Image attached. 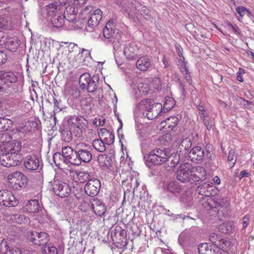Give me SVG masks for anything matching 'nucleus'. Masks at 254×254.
<instances>
[{"label": "nucleus", "mask_w": 254, "mask_h": 254, "mask_svg": "<svg viewBox=\"0 0 254 254\" xmlns=\"http://www.w3.org/2000/svg\"><path fill=\"white\" fill-rule=\"evenodd\" d=\"M2 137L5 138V140L7 141L4 142L2 141V144L0 145V149L3 153L0 155V164L3 166L9 167L10 164L9 163L8 152L9 151H20L21 148V142L19 141L9 140L12 138L8 132H4L2 133Z\"/></svg>", "instance_id": "nucleus-1"}, {"label": "nucleus", "mask_w": 254, "mask_h": 254, "mask_svg": "<svg viewBox=\"0 0 254 254\" xmlns=\"http://www.w3.org/2000/svg\"><path fill=\"white\" fill-rule=\"evenodd\" d=\"M172 158V154L169 155L165 150L155 148L145 157V159L146 165L149 167L151 165H160L167 162V167L173 168L175 167V162Z\"/></svg>", "instance_id": "nucleus-2"}, {"label": "nucleus", "mask_w": 254, "mask_h": 254, "mask_svg": "<svg viewBox=\"0 0 254 254\" xmlns=\"http://www.w3.org/2000/svg\"><path fill=\"white\" fill-rule=\"evenodd\" d=\"M137 107L143 111V116L149 120H153L158 115H162V105L160 103H154L150 98L141 101Z\"/></svg>", "instance_id": "nucleus-3"}, {"label": "nucleus", "mask_w": 254, "mask_h": 254, "mask_svg": "<svg viewBox=\"0 0 254 254\" xmlns=\"http://www.w3.org/2000/svg\"><path fill=\"white\" fill-rule=\"evenodd\" d=\"M228 204V201L224 198H216L210 197L203 204V206L207 210H214L217 212V216L219 219L225 217V213L223 212Z\"/></svg>", "instance_id": "nucleus-4"}, {"label": "nucleus", "mask_w": 254, "mask_h": 254, "mask_svg": "<svg viewBox=\"0 0 254 254\" xmlns=\"http://www.w3.org/2000/svg\"><path fill=\"white\" fill-rule=\"evenodd\" d=\"M99 80V74H94L91 77L89 73L85 72L80 75L79 84L82 90L86 89L88 92L92 93L98 88Z\"/></svg>", "instance_id": "nucleus-5"}, {"label": "nucleus", "mask_w": 254, "mask_h": 254, "mask_svg": "<svg viewBox=\"0 0 254 254\" xmlns=\"http://www.w3.org/2000/svg\"><path fill=\"white\" fill-rule=\"evenodd\" d=\"M10 186L15 190H21L25 188L28 183V178L20 172L9 174L7 176Z\"/></svg>", "instance_id": "nucleus-6"}, {"label": "nucleus", "mask_w": 254, "mask_h": 254, "mask_svg": "<svg viewBox=\"0 0 254 254\" xmlns=\"http://www.w3.org/2000/svg\"><path fill=\"white\" fill-rule=\"evenodd\" d=\"M103 33L104 38L112 43L119 42L122 35V32L115 27L113 20H110L106 23Z\"/></svg>", "instance_id": "nucleus-7"}, {"label": "nucleus", "mask_w": 254, "mask_h": 254, "mask_svg": "<svg viewBox=\"0 0 254 254\" xmlns=\"http://www.w3.org/2000/svg\"><path fill=\"white\" fill-rule=\"evenodd\" d=\"M75 149L77 150L79 165L82 162L89 163L92 160V149L90 145L84 143H77L75 146Z\"/></svg>", "instance_id": "nucleus-8"}, {"label": "nucleus", "mask_w": 254, "mask_h": 254, "mask_svg": "<svg viewBox=\"0 0 254 254\" xmlns=\"http://www.w3.org/2000/svg\"><path fill=\"white\" fill-rule=\"evenodd\" d=\"M176 165H180L179 169L176 172L177 179L181 182H187L189 180L190 174L192 173L191 165L188 162H185V160H182L179 164H177V162Z\"/></svg>", "instance_id": "nucleus-9"}, {"label": "nucleus", "mask_w": 254, "mask_h": 254, "mask_svg": "<svg viewBox=\"0 0 254 254\" xmlns=\"http://www.w3.org/2000/svg\"><path fill=\"white\" fill-rule=\"evenodd\" d=\"M52 189L54 193L60 197H67L71 192L69 185L59 180H54L53 182Z\"/></svg>", "instance_id": "nucleus-10"}, {"label": "nucleus", "mask_w": 254, "mask_h": 254, "mask_svg": "<svg viewBox=\"0 0 254 254\" xmlns=\"http://www.w3.org/2000/svg\"><path fill=\"white\" fill-rule=\"evenodd\" d=\"M62 152L64 163L66 164L70 163L74 165L79 166L77 150H73L69 146H66L63 147Z\"/></svg>", "instance_id": "nucleus-11"}, {"label": "nucleus", "mask_w": 254, "mask_h": 254, "mask_svg": "<svg viewBox=\"0 0 254 254\" xmlns=\"http://www.w3.org/2000/svg\"><path fill=\"white\" fill-rule=\"evenodd\" d=\"M18 203L12 192L7 190H0V204L6 207L15 206Z\"/></svg>", "instance_id": "nucleus-12"}, {"label": "nucleus", "mask_w": 254, "mask_h": 254, "mask_svg": "<svg viewBox=\"0 0 254 254\" xmlns=\"http://www.w3.org/2000/svg\"><path fill=\"white\" fill-rule=\"evenodd\" d=\"M195 191L199 194L207 197L215 196L219 192L218 189L213 186L211 182H206L199 185Z\"/></svg>", "instance_id": "nucleus-13"}, {"label": "nucleus", "mask_w": 254, "mask_h": 254, "mask_svg": "<svg viewBox=\"0 0 254 254\" xmlns=\"http://www.w3.org/2000/svg\"><path fill=\"white\" fill-rule=\"evenodd\" d=\"M100 188L101 183L100 180L94 178L88 181L84 187V190L88 195L94 197L98 194Z\"/></svg>", "instance_id": "nucleus-14"}, {"label": "nucleus", "mask_w": 254, "mask_h": 254, "mask_svg": "<svg viewBox=\"0 0 254 254\" xmlns=\"http://www.w3.org/2000/svg\"><path fill=\"white\" fill-rule=\"evenodd\" d=\"M102 11L100 9H97L94 11L88 19L87 26L86 27L87 31L89 32L93 31L102 19Z\"/></svg>", "instance_id": "nucleus-15"}, {"label": "nucleus", "mask_w": 254, "mask_h": 254, "mask_svg": "<svg viewBox=\"0 0 254 254\" xmlns=\"http://www.w3.org/2000/svg\"><path fill=\"white\" fill-rule=\"evenodd\" d=\"M176 50L180 57V61L178 65L179 66L181 71L182 73L185 74V78L188 82L190 79V76L189 74V71L186 67L187 63L185 62V58L183 55V48L179 45L176 47Z\"/></svg>", "instance_id": "nucleus-16"}, {"label": "nucleus", "mask_w": 254, "mask_h": 254, "mask_svg": "<svg viewBox=\"0 0 254 254\" xmlns=\"http://www.w3.org/2000/svg\"><path fill=\"white\" fill-rule=\"evenodd\" d=\"M90 202L91 208L96 215L101 217L105 214L107 210L106 206L102 200L97 198H93Z\"/></svg>", "instance_id": "nucleus-17"}, {"label": "nucleus", "mask_w": 254, "mask_h": 254, "mask_svg": "<svg viewBox=\"0 0 254 254\" xmlns=\"http://www.w3.org/2000/svg\"><path fill=\"white\" fill-rule=\"evenodd\" d=\"M138 53L139 48L134 43L126 45L124 48V54L128 60L136 59Z\"/></svg>", "instance_id": "nucleus-18"}, {"label": "nucleus", "mask_w": 254, "mask_h": 254, "mask_svg": "<svg viewBox=\"0 0 254 254\" xmlns=\"http://www.w3.org/2000/svg\"><path fill=\"white\" fill-rule=\"evenodd\" d=\"M190 141L187 139H183L177 149V153L178 154L179 160L177 164H179L182 160L185 159L187 153V150L190 146Z\"/></svg>", "instance_id": "nucleus-19"}, {"label": "nucleus", "mask_w": 254, "mask_h": 254, "mask_svg": "<svg viewBox=\"0 0 254 254\" xmlns=\"http://www.w3.org/2000/svg\"><path fill=\"white\" fill-rule=\"evenodd\" d=\"M210 241L216 247L220 250H223L229 244V242L223 239L222 236L217 234L213 233L209 236Z\"/></svg>", "instance_id": "nucleus-20"}, {"label": "nucleus", "mask_w": 254, "mask_h": 254, "mask_svg": "<svg viewBox=\"0 0 254 254\" xmlns=\"http://www.w3.org/2000/svg\"><path fill=\"white\" fill-rule=\"evenodd\" d=\"M129 6L132 8L138 11L146 19L150 18L149 14V9L144 5H142L139 2L135 0H130L129 3Z\"/></svg>", "instance_id": "nucleus-21"}, {"label": "nucleus", "mask_w": 254, "mask_h": 254, "mask_svg": "<svg viewBox=\"0 0 254 254\" xmlns=\"http://www.w3.org/2000/svg\"><path fill=\"white\" fill-rule=\"evenodd\" d=\"M24 164L27 169L36 170L39 167V158L35 155H28L24 159Z\"/></svg>", "instance_id": "nucleus-22"}, {"label": "nucleus", "mask_w": 254, "mask_h": 254, "mask_svg": "<svg viewBox=\"0 0 254 254\" xmlns=\"http://www.w3.org/2000/svg\"><path fill=\"white\" fill-rule=\"evenodd\" d=\"M204 152L200 146H195L192 148L189 153V156L192 162H195L203 160Z\"/></svg>", "instance_id": "nucleus-23"}, {"label": "nucleus", "mask_w": 254, "mask_h": 254, "mask_svg": "<svg viewBox=\"0 0 254 254\" xmlns=\"http://www.w3.org/2000/svg\"><path fill=\"white\" fill-rule=\"evenodd\" d=\"M76 14L77 11H75V6L73 4H68L65 7L63 15L67 22L74 23Z\"/></svg>", "instance_id": "nucleus-24"}, {"label": "nucleus", "mask_w": 254, "mask_h": 254, "mask_svg": "<svg viewBox=\"0 0 254 254\" xmlns=\"http://www.w3.org/2000/svg\"><path fill=\"white\" fill-rule=\"evenodd\" d=\"M98 135L107 145H111L114 142L115 136L110 131L105 128H100L98 131Z\"/></svg>", "instance_id": "nucleus-25"}, {"label": "nucleus", "mask_w": 254, "mask_h": 254, "mask_svg": "<svg viewBox=\"0 0 254 254\" xmlns=\"http://www.w3.org/2000/svg\"><path fill=\"white\" fill-rule=\"evenodd\" d=\"M4 44L5 48L10 51L15 52L19 47L18 41L16 37H6L3 35Z\"/></svg>", "instance_id": "nucleus-26"}, {"label": "nucleus", "mask_w": 254, "mask_h": 254, "mask_svg": "<svg viewBox=\"0 0 254 254\" xmlns=\"http://www.w3.org/2000/svg\"><path fill=\"white\" fill-rule=\"evenodd\" d=\"M111 236L114 242L119 243L118 241L123 242L122 239L125 238L126 232L120 226H116L111 232Z\"/></svg>", "instance_id": "nucleus-27"}, {"label": "nucleus", "mask_w": 254, "mask_h": 254, "mask_svg": "<svg viewBox=\"0 0 254 254\" xmlns=\"http://www.w3.org/2000/svg\"><path fill=\"white\" fill-rule=\"evenodd\" d=\"M20 151H9L8 152L9 161L10 166L20 165L22 160V156L19 153Z\"/></svg>", "instance_id": "nucleus-28"}, {"label": "nucleus", "mask_w": 254, "mask_h": 254, "mask_svg": "<svg viewBox=\"0 0 254 254\" xmlns=\"http://www.w3.org/2000/svg\"><path fill=\"white\" fill-rule=\"evenodd\" d=\"M150 64L149 59L145 56L140 57L136 62V67L141 71H146Z\"/></svg>", "instance_id": "nucleus-29"}, {"label": "nucleus", "mask_w": 254, "mask_h": 254, "mask_svg": "<svg viewBox=\"0 0 254 254\" xmlns=\"http://www.w3.org/2000/svg\"><path fill=\"white\" fill-rule=\"evenodd\" d=\"M97 159L99 165L103 169H109L112 166V159L109 156L106 154L99 155Z\"/></svg>", "instance_id": "nucleus-30"}, {"label": "nucleus", "mask_w": 254, "mask_h": 254, "mask_svg": "<svg viewBox=\"0 0 254 254\" xmlns=\"http://www.w3.org/2000/svg\"><path fill=\"white\" fill-rule=\"evenodd\" d=\"M25 209L30 213H35L40 211L41 209L39 203L36 199L28 201L25 206Z\"/></svg>", "instance_id": "nucleus-31"}, {"label": "nucleus", "mask_w": 254, "mask_h": 254, "mask_svg": "<svg viewBox=\"0 0 254 254\" xmlns=\"http://www.w3.org/2000/svg\"><path fill=\"white\" fill-rule=\"evenodd\" d=\"M234 225L233 222L231 221H227L221 224L218 229L219 231L224 234H231L234 230Z\"/></svg>", "instance_id": "nucleus-32"}, {"label": "nucleus", "mask_w": 254, "mask_h": 254, "mask_svg": "<svg viewBox=\"0 0 254 254\" xmlns=\"http://www.w3.org/2000/svg\"><path fill=\"white\" fill-rule=\"evenodd\" d=\"M65 18L62 13L54 14L51 18V22L53 26L57 28L62 27L65 22Z\"/></svg>", "instance_id": "nucleus-33"}, {"label": "nucleus", "mask_w": 254, "mask_h": 254, "mask_svg": "<svg viewBox=\"0 0 254 254\" xmlns=\"http://www.w3.org/2000/svg\"><path fill=\"white\" fill-rule=\"evenodd\" d=\"M0 78L11 83H15L17 80L16 76L12 71H0Z\"/></svg>", "instance_id": "nucleus-34"}, {"label": "nucleus", "mask_w": 254, "mask_h": 254, "mask_svg": "<svg viewBox=\"0 0 254 254\" xmlns=\"http://www.w3.org/2000/svg\"><path fill=\"white\" fill-rule=\"evenodd\" d=\"M196 170L197 171H199L200 172H203L204 174L202 176H199L197 175L196 174H192V173H191L190 174V177L189 178V180L188 181V182H190L191 184L196 182H198L199 181H202L205 179L206 172L204 168L198 167L196 168Z\"/></svg>", "instance_id": "nucleus-35"}, {"label": "nucleus", "mask_w": 254, "mask_h": 254, "mask_svg": "<svg viewBox=\"0 0 254 254\" xmlns=\"http://www.w3.org/2000/svg\"><path fill=\"white\" fill-rule=\"evenodd\" d=\"M198 251L199 254H216L215 250H212V246L208 243H202L198 245Z\"/></svg>", "instance_id": "nucleus-36"}, {"label": "nucleus", "mask_w": 254, "mask_h": 254, "mask_svg": "<svg viewBox=\"0 0 254 254\" xmlns=\"http://www.w3.org/2000/svg\"><path fill=\"white\" fill-rule=\"evenodd\" d=\"M48 241V234L47 233L43 232L38 233L36 240H35V245L43 246L47 244Z\"/></svg>", "instance_id": "nucleus-37"}, {"label": "nucleus", "mask_w": 254, "mask_h": 254, "mask_svg": "<svg viewBox=\"0 0 254 254\" xmlns=\"http://www.w3.org/2000/svg\"><path fill=\"white\" fill-rule=\"evenodd\" d=\"M137 91L139 94L146 95L151 91V87L146 81L140 82L137 85Z\"/></svg>", "instance_id": "nucleus-38"}, {"label": "nucleus", "mask_w": 254, "mask_h": 254, "mask_svg": "<svg viewBox=\"0 0 254 254\" xmlns=\"http://www.w3.org/2000/svg\"><path fill=\"white\" fill-rule=\"evenodd\" d=\"M13 126V122L10 119L0 118V131H5L11 128Z\"/></svg>", "instance_id": "nucleus-39"}, {"label": "nucleus", "mask_w": 254, "mask_h": 254, "mask_svg": "<svg viewBox=\"0 0 254 254\" xmlns=\"http://www.w3.org/2000/svg\"><path fill=\"white\" fill-rule=\"evenodd\" d=\"M12 247L9 246L8 240L3 239L0 243V254H10Z\"/></svg>", "instance_id": "nucleus-40"}, {"label": "nucleus", "mask_w": 254, "mask_h": 254, "mask_svg": "<svg viewBox=\"0 0 254 254\" xmlns=\"http://www.w3.org/2000/svg\"><path fill=\"white\" fill-rule=\"evenodd\" d=\"M105 144L106 142L101 138L94 139L92 142V146L94 148L101 152H103L106 150Z\"/></svg>", "instance_id": "nucleus-41"}, {"label": "nucleus", "mask_w": 254, "mask_h": 254, "mask_svg": "<svg viewBox=\"0 0 254 254\" xmlns=\"http://www.w3.org/2000/svg\"><path fill=\"white\" fill-rule=\"evenodd\" d=\"M17 88V86L14 84H10V85L3 84L0 85V92L2 93L11 94L13 91L16 92Z\"/></svg>", "instance_id": "nucleus-42"}, {"label": "nucleus", "mask_w": 254, "mask_h": 254, "mask_svg": "<svg viewBox=\"0 0 254 254\" xmlns=\"http://www.w3.org/2000/svg\"><path fill=\"white\" fill-rule=\"evenodd\" d=\"M61 138L66 142H69L72 139V134L71 131L66 127L61 131Z\"/></svg>", "instance_id": "nucleus-43"}, {"label": "nucleus", "mask_w": 254, "mask_h": 254, "mask_svg": "<svg viewBox=\"0 0 254 254\" xmlns=\"http://www.w3.org/2000/svg\"><path fill=\"white\" fill-rule=\"evenodd\" d=\"M236 162V152L235 149H231L229 150L228 156V163L231 167H232Z\"/></svg>", "instance_id": "nucleus-44"}, {"label": "nucleus", "mask_w": 254, "mask_h": 254, "mask_svg": "<svg viewBox=\"0 0 254 254\" xmlns=\"http://www.w3.org/2000/svg\"><path fill=\"white\" fill-rule=\"evenodd\" d=\"M77 177L79 183H83L90 180L89 173L87 172L80 171L77 174Z\"/></svg>", "instance_id": "nucleus-45"}, {"label": "nucleus", "mask_w": 254, "mask_h": 254, "mask_svg": "<svg viewBox=\"0 0 254 254\" xmlns=\"http://www.w3.org/2000/svg\"><path fill=\"white\" fill-rule=\"evenodd\" d=\"M174 105L175 103H173L171 98L166 99L164 104L163 107H162L163 113L170 110Z\"/></svg>", "instance_id": "nucleus-46"}, {"label": "nucleus", "mask_w": 254, "mask_h": 254, "mask_svg": "<svg viewBox=\"0 0 254 254\" xmlns=\"http://www.w3.org/2000/svg\"><path fill=\"white\" fill-rule=\"evenodd\" d=\"M47 10L48 14L52 17L55 14L59 13L58 12L59 9H58V6L56 3L49 4L48 6Z\"/></svg>", "instance_id": "nucleus-47"}, {"label": "nucleus", "mask_w": 254, "mask_h": 254, "mask_svg": "<svg viewBox=\"0 0 254 254\" xmlns=\"http://www.w3.org/2000/svg\"><path fill=\"white\" fill-rule=\"evenodd\" d=\"M53 159L56 165L60 167L62 163L63 162V152H62V153L60 152L55 153L53 155Z\"/></svg>", "instance_id": "nucleus-48"}, {"label": "nucleus", "mask_w": 254, "mask_h": 254, "mask_svg": "<svg viewBox=\"0 0 254 254\" xmlns=\"http://www.w3.org/2000/svg\"><path fill=\"white\" fill-rule=\"evenodd\" d=\"M151 90H159L161 88V82L159 78H154L152 81L151 84L150 85Z\"/></svg>", "instance_id": "nucleus-49"}, {"label": "nucleus", "mask_w": 254, "mask_h": 254, "mask_svg": "<svg viewBox=\"0 0 254 254\" xmlns=\"http://www.w3.org/2000/svg\"><path fill=\"white\" fill-rule=\"evenodd\" d=\"M75 121L76 122L75 124L81 127L82 128H86L88 126V121L81 116L76 117Z\"/></svg>", "instance_id": "nucleus-50"}, {"label": "nucleus", "mask_w": 254, "mask_h": 254, "mask_svg": "<svg viewBox=\"0 0 254 254\" xmlns=\"http://www.w3.org/2000/svg\"><path fill=\"white\" fill-rule=\"evenodd\" d=\"M43 250L44 254H58V249L54 246H45Z\"/></svg>", "instance_id": "nucleus-51"}, {"label": "nucleus", "mask_w": 254, "mask_h": 254, "mask_svg": "<svg viewBox=\"0 0 254 254\" xmlns=\"http://www.w3.org/2000/svg\"><path fill=\"white\" fill-rule=\"evenodd\" d=\"M69 93L72 96L73 99H77L80 96V91L78 87L75 86L70 87Z\"/></svg>", "instance_id": "nucleus-52"}, {"label": "nucleus", "mask_w": 254, "mask_h": 254, "mask_svg": "<svg viewBox=\"0 0 254 254\" xmlns=\"http://www.w3.org/2000/svg\"><path fill=\"white\" fill-rule=\"evenodd\" d=\"M164 190L166 192H170L172 194L175 193V181L172 180L165 187Z\"/></svg>", "instance_id": "nucleus-53"}, {"label": "nucleus", "mask_w": 254, "mask_h": 254, "mask_svg": "<svg viewBox=\"0 0 254 254\" xmlns=\"http://www.w3.org/2000/svg\"><path fill=\"white\" fill-rule=\"evenodd\" d=\"M37 233L35 231H27L25 232V236L28 240L35 244V240H36Z\"/></svg>", "instance_id": "nucleus-54"}, {"label": "nucleus", "mask_w": 254, "mask_h": 254, "mask_svg": "<svg viewBox=\"0 0 254 254\" xmlns=\"http://www.w3.org/2000/svg\"><path fill=\"white\" fill-rule=\"evenodd\" d=\"M236 10L237 12L239 14L240 16L243 17L245 15L249 16L251 14L250 11L243 6H239L236 8Z\"/></svg>", "instance_id": "nucleus-55"}, {"label": "nucleus", "mask_w": 254, "mask_h": 254, "mask_svg": "<svg viewBox=\"0 0 254 254\" xmlns=\"http://www.w3.org/2000/svg\"><path fill=\"white\" fill-rule=\"evenodd\" d=\"M131 234L134 237H137L140 236L141 233V230L137 225H133L131 227Z\"/></svg>", "instance_id": "nucleus-56"}, {"label": "nucleus", "mask_w": 254, "mask_h": 254, "mask_svg": "<svg viewBox=\"0 0 254 254\" xmlns=\"http://www.w3.org/2000/svg\"><path fill=\"white\" fill-rule=\"evenodd\" d=\"M73 131L75 135L78 137L81 136L83 133V129H84V128H82L81 127L75 124H73Z\"/></svg>", "instance_id": "nucleus-57"}, {"label": "nucleus", "mask_w": 254, "mask_h": 254, "mask_svg": "<svg viewBox=\"0 0 254 254\" xmlns=\"http://www.w3.org/2000/svg\"><path fill=\"white\" fill-rule=\"evenodd\" d=\"M13 218L17 223L22 224L26 221V217L24 215L15 214Z\"/></svg>", "instance_id": "nucleus-58"}, {"label": "nucleus", "mask_w": 254, "mask_h": 254, "mask_svg": "<svg viewBox=\"0 0 254 254\" xmlns=\"http://www.w3.org/2000/svg\"><path fill=\"white\" fill-rule=\"evenodd\" d=\"M54 105H55V109L54 110V113H57L62 111L64 109L63 106L61 105V103L60 102L55 99H54Z\"/></svg>", "instance_id": "nucleus-59"}, {"label": "nucleus", "mask_w": 254, "mask_h": 254, "mask_svg": "<svg viewBox=\"0 0 254 254\" xmlns=\"http://www.w3.org/2000/svg\"><path fill=\"white\" fill-rule=\"evenodd\" d=\"M203 122L205 126H206L208 130H210L212 127L211 121L208 116L206 115V118L203 119Z\"/></svg>", "instance_id": "nucleus-60"}, {"label": "nucleus", "mask_w": 254, "mask_h": 254, "mask_svg": "<svg viewBox=\"0 0 254 254\" xmlns=\"http://www.w3.org/2000/svg\"><path fill=\"white\" fill-rule=\"evenodd\" d=\"M129 2L130 0L128 1V5L127 6L130 9V11L128 12L127 13L128 16L129 18L131 19L133 21L137 22V21L139 20V18L137 17V16H135L131 13V11H132V12H134V11H133V10L135 9L131 8L130 6H129Z\"/></svg>", "instance_id": "nucleus-61"}, {"label": "nucleus", "mask_w": 254, "mask_h": 254, "mask_svg": "<svg viewBox=\"0 0 254 254\" xmlns=\"http://www.w3.org/2000/svg\"><path fill=\"white\" fill-rule=\"evenodd\" d=\"M89 207V203L85 201H83L82 202H81V204L78 206L79 209L84 212L87 211Z\"/></svg>", "instance_id": "nucleus-62"}, {"label": "nucleus", "mask_w": 254, "mask_h": 254, "mask_svg": "<svg viewBox=\"0 0 254 254\" xmlns=\"http://www.w3.org/2000/svg\"><path fill=\"white\" fill-rule=\"evenodd\" d=\"M7 20L4 18H0V28H4L5 29L8 28Z\"/></svg>", "instance_id": "nucleus-63"}, {"label": "nucleus", "mask_w": 254, "mask_h": 254, "mask_svg": "<svg viewBox=\"0 0 254 254\" xmlns=\"http://www.w3.org/2000/svg\"><path fill=\"white\" fill-rule=\"evenodd\" d=\"M7 59V57L6 54L4 52L0 51V64L5 63Z\"/></svg>", "instance_id": "nucleus-64"}]
</instances>
